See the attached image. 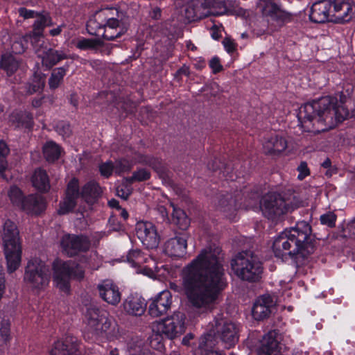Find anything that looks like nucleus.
<instances>
[{
    "label": "nucleus",
    "mask_w": 355,
    "mask_h": 355,
    "mask_svg": "<svg viewBox=\"0 0 355 355\" xmlns=\"http://www.w3.org/2000/svg\"><path fill=\"white\" fill-rule=\"evenodd\" d=\"M45 84V76L39 71L34 73L31 82L28 83L26 93L32 94L33 93L40 92L42 91Z\"/></svg>",
    "instance_id": "obj_35"
},
{
    "label": "nucleus",
    "mask_w": 355,
    "mask_h": 355,
    "mask_svg": "<svg viewBox=\"0 0 355 355\" xmlns=\"http://www.w3.org/2000/svg\"><path fill=\"white\" fill-rule=\"evenodd\" d=\"M51 270L40 259H31L25 268L24 281L32 290H44L49 284Z\"/></svg>",
    "instance_id": "obj_11"
},
{
    "label": "nucleus",
    "mask_w": 355,
    "mask_h": 355,
    "mask_svg": "<svg viewBox=\"0 0 355 355\" xmlns=\"http://www.w3.org/2000/svg\"><path fill=\"white\" fill-rule=\"evenodd\" d=\"M60 245L67 254L73 256L89 249L90 243L86 236L65 234L61 239Z\"/></svg>",
    "instance_id": "obj_19"
},
{
    "label": "nucleus",
    "mask_w": 355,
    "mask_h": 355,
    "mask_svg": "<svg viewBox=\"0 0 355 355\" xmlns=\"http://www.w3.org/2000/svg\"><path fill=\"white\" fill-rule=\"evenodd\" d=\"M17 225L10 220H6L3 228V252L8 273L18 269L21 261L22 249Z\"/></svg>",
    "instance_id": "obj_7"
},
{
    "label": "nucleus",
    "mask_w": 355,
    "mask_h": 355,
    "mask_svg": "<svg viewBox=\"0 0 355 355\" xmlns=\"http://www.w3.org/2000/svg\"><path fill=\"white\" fill-rule=\"evenodd\" d=\"M0 334L4 341H7L10 336V322L3 320L0 323Z\"/></svg>",
    "instance_id": "obj_53"
},
{
    "label": "nucleus",
    "mask_w": 355,
    "mask_h": 355,
    "mask_svg": "<svg viewBox=\"0 0 355 355\" xmlns=\"http://www.w3.org/2000/svg\"><path fill=\"white\" fill-rule=\"evenodd\" d=\"M341 98L323 96L317 101L302 105L297 112L298 121L306 132L318 133L331 129L342 122L348 115Z\"/></svg>",
    "instance_id": "obj_2"
},
{
    "label": "nucleus",
    "mask_w": 355,
    "mask_h": 355,
    "mask_svg": "<svg viewBox=\"0 0 355 355\" xmlns=\"http://www.w3.org/2000/svg\"><path fill=\"white\" fill-rule=\"evenodd\" d=\"M220 252V248L215 245L203 249L182 270L181 286L170 282V288L183 292L189 304L199 311L210 310L226 286Z\"/></svg>",
    "instance_id": "obj_1"
},
{
    "label": "nucleus",
    "mask_w": 355,
    "mask_h": 355,
    "mask_svg": "<svg viewBox=\"0 0 355 355\" xmlns=\"http://www.w3.org/2000/svg\"><path fill=\"white\" fill-rule=\"evenodd\" d=\"M187 246L186 238L177 236L168 239L165 243L164 252L170 257H182L186 253Z\"/></svg>",
    "instance_id": "obj_27"
},
{
    "label": "nucleus",
    "mask_w": 355,
    "mask_h": 355,
    "mask_svg": "<svg viewBox=\"0 0 355 355\" xmlns=\"http://www.w3.org/2000/svg\"><path fill=\"white\" fill-rule=\"evenodd\" d=\"M231 268L237 277L250 282L259 281L263 272L261 261L250 251H242L236 254L232 259Z\"/></svg>",
    "instance_id": "obj_8"
},
{
    "label": "nucleus",
    "mask_w": 355,
    "mask_h": 355,
    "mask_svg": "<svg viewBox=\"0 0 355 355\" xmlns=\"http://www.w3.org/2000/svg\"><path fill=\"white\" fill-rule=\"evenodd\" d=\"M178 268L177 266H168V278H175L177 277Z\"/></svg>",
    "instance_id": "obj_61"
},
{
    "label": "nucleus",
    "mask_w": 355,
    "mask_h": 355,
    "mask_svg": "<svg viewBox=\"0 0 355 355\" xmlns=\"http://www.w3.org/2000/svg\"><path fill=\"white\" fill-rule=\"evenodd\" d=\"M60 147L53 141H47L43 146L44 156L48 162H54L61 155Z\"/></svg>",
    "instance_id": "obj_36"
},
{
    "label": "nucleus",
    "mask_w": 355,
    "mask_h": 355,
    "mask_svg": "<svg viewBox=\"0 0 355 355\" xmlns=\"http://www.w3.org/2000/svg\"><path fill=\"white\" fill-rule=\"evenodd\" d=\"M66 71L67 69L64 67H58L52 71L49 80V85L51 89H55L58 87L62 81L64 76L66 75Z\"/></svg>",
    "instance_id": "obj_40"
},
{
    "label": "nucleus",
    "mask_w": 355,
    "mask_h": 355,
    "mask_svg": "<svg viewBox=\"0 0 355 355\" xmlns=\"http://www.w3.org/2000/svg\"><path fill=\"white\" fill-rule=\"evenodd\" d=\"M100 259L98 254L95 252H92L90 253L89 259H85L83 263H85V264L91 269L96 270L100 266Z\"/></svg>",
    "instance_id": "obj_49"
},
{
    "label": "nucleus",
    "mask_w": 355,
    "mask_h": 355,
    "mask_svg": "<svg viewBox=\"0 0 355 355\" xmlns=\"http://www.w3.org/2000/svg\"><path fill=\"white\" fill-rule=\"evenodd\" d=\"M281 336L276 331H270L263 336L258 355H282L283 345L280 343Z\"/></svg>",
    "instance_id": "obj_18"
},
{
    "label": "nucleus",
    "mask_w": 355,
    "mask_h": 355,
    "mask_svg": "<svg viewBox=\"0 0 355 355\" xmlns=\"http://www.w3.org/2000/svg\"><path fill=\"white\" fill-rule=\"evenodd\" d=\"M51 355H78V347L71 338H66L64 340H58L55 342Z\"/></svg>",
    "instance_id": "obj_29"
},
{
    "label": "nucleus",
    "mask_w": 355,
    "mask_h": 355,
    "mask_svg": "<svg viewBox=\"0 0 355 355\" xmlns=\"http://www.w3.org/2000/svg\"><path fill=\"white\" fill-rule=\"evenodd\" d=\"M184 17L187 22H196L208 17H219L224 15H236L243 20H252V13L238 8L232 10L227 8L224 0H198L195 4H188L183 7Z\"/></svg>",
    "instance_id": "obj_5"
},
{
    "label": "nucleus",
    "mask_w": 355,
    "mask_h": 355,
    "mask_svg": "<svg viewBox=\"0 0 355 355\" xmlns=\"http://www.w3.org/2000/svg\"><path fill=\"white\" fill-rule=\"evenodd\" d=\"M311 233V228L306 221L297 222L295 227L284 230L274 238L272 248L275 256L284 261L297 254L305 257L312 253Z\"/></svg>",
    "instance_id": "obj_3"
},
{
    "label": "nucleus",
    "mask_w": 355,
    "mask_h": 355,
    "mask_svg": "<svg viewBox=\"0 0 355 355\" xmlns=\"http://www.w3.org/2000/svg\"><path fill=\"white\" fill-rule=\"evenodd\" d=\"M168 266L162 264L159 266L158 263L155 261V267L146 266L144 268H142L143 275L153 279H168Z\"/></svg>",
    "instance_id": "obj_32"
},
{
    "label": "nucleus",
    "mask_w": 355,
    "mask_h": 355,
    "mask_svg": "<svg viewBox=\"0 0 355 355\" xmlns=\"http://www.w3.org/2000/svg\"><path fill=\"white\" fill-rule=\"evenodd\" d=\"M193 338V335L192 334H187L182 339V344L184 345H189L190 344V341Z\"/></svg>",
    "instance_id": "obj_63"
},
{
    "label": "nucleus",
    "mask_w": 355,
    "mask_h": 355,
    "mask_svg": "<svg viewBox=\"0 0 355 355\" xmlns=\"http://www.w3.org/2000/svg\"><path fill=\"white\" fill-rule=\"evenodd\" d=\"M287 148V141L282 136L274 135L266 137L263 142V149L266 154L278 155Z\"/></svg>",
    "instance_id": "obj_28"
},
{
    "label": "nucleus",
    "mask_w": 355,
    "mask_h": 355,
    "mask_svg": "<svg viewBox=\"0 0 355 355\" xmlns=\"http://www.w3.org/2000/svg\"><path fill=\"white\" fill-rule=\"evenodd\" d=\"M150 16L152 19L158 20L161 16V10L159 8L154 9L150 14Z\"/></svg>",
    "instance_id": "obj_62"
},
{
    "label": "nucleus",
    "mask_w": 355,
    "mask_h": 355,
    "mask_svg": "<svg viewBox=\"0 0 355 355\" xmlns=\"http://www.w3.org/2000/svg\"><path fill=\"white\" fill-rule=\"evenodd\" d=\"M254 24L257 25V27L254 28V29H253V31L254 32V34L257 36L263 35L265 33L264 28H259L258 26L260 24Z\"/></svg>",
    "instance_id": "obj_64"
},
{
    "label": "nucleus",
    "mask_w": 355,
    "mask_h": 355,
    "mask_svg": "<svg viewBox=\"0 0 355 355\" xmlns=\"http://www.w3.org/2000/svg\"><path fill=\"white\" fill-rule=\"evenodd\" d=\"M19 67V60L12 54L4 53L0 60V67L4 70L8 76L14 73Z\"/></svg>",
    "instance_id": "obj_34"
},
{
    "label": "nucleus",
    "mask_w": 355,
    "mask_h": 355,
    "mask_svg": "<svg viewBox=\"0 0 355 355\" xmlns=\"http://www.w3.org/2000/svg\"><path fill=\"white\" fill-rule=\"evenodd\" d=\"M257 9L263 17H269L275 21H293V16L288 12L282 10L275 0H258Z\"/></svg>",
    "instance_id": "obj_15"
},
{
    "label": "nucleus",
    "mask_w": 355,
    "mask_h": 355,
    "mask_svg": "<svg viewBox=\"0 0 355 355\" xmlns=\"http://www.w3.org/2000/svg\"><path fill=\"white\" fill-rule=\"evenodd\" d=\"M123 308L129 315L140 316L146 311V303L141 295L138 293H132L124 300Z\"/></svg>",
    "instance_id": "obj_22"
},
{
    "label": "nucleus",
    "mask_w": 355,
    "mask_h": 355,
    "mask_svg": "<svg viewBox=\"0 0 355 355\" xmlns=\"http://www.w3.org/2000/svg\"><path fill=\"white\" fill-rule=\"evenodd\" d=\"M9 123L15 128H29L32 125L33 118L26 111H15L10 115Z\"/></svg>",
    "instance_id": "obj_31"
},
{
    "label": "nucleus",
    "mask_w": 355,
    "mask_h": 355,
    "mask_svg": "<svg viewBox=\"0 0 355 355\" xmlns=\"http://www.w3.org/2000/svg\"><path fill=\"white\" fill-rule=\"evenodd\" d=\"M223 31L222 24H214L210 29V34L211 37L217 40L221 37V32Z\"/></svg>",
    "instance_id": "obj_55"
},
{
    "label": "nucleus",
    "mask_w": 355,
    "mask_h": 355,
    "mask_svg": "<svg viewBox=\"0 0 355 355\" xmlns=\"http://www.w3.org/2000/svg\"><path fill=\"white\" fill-rule=\"evenodd\" d=\"M127 261L132 267L137 269V273L140 274H143L142 268H144L146 266L155 267V260L153 258L137 249L130 250L128 252Z\"/></svg>",
    "instance_id": "obj_23"
},
{
    "label": "nucleus",
    "mask_w": 355,
    "mask_h": 355,
    "mask_svg": "<svg viewBox=\"0 0 355 355\" xmlns=\"http://www.w3.org/2000/svg\"><path fill=\"white\" fill-rule=\"evenodd\" d=\"M97 288L100 297L107 304L116 306L121 301V294L119 288L112 281L104 280Z\"/></svg>",
    "instance_id": "obj_20"
},
{
    "label": "nucleus",
    "mask_w": 355,
    "mask_h": 355,
    "mask_svg": "<svg viewBox=\"0 0 355 355\" xmlns=\"http://www.w3.org/2000/svg\"><path fill=\"white\" fill-rule=\"evenodd\" d=\"M239 331V327L235 322L217 318L209 332L200 338L199 347L205 352V355H222L220 352L213 349L217 338H220L225 347L230 348L237 343Z\"/></svg>",
    "instance_id": "obj_6"
},
{
    "label": "nucleus",
    "mask_w": 355,
    "mask_h": 355,
    "mask_svg": "<svg viewBox=\"0 0 355 355\" xmlns=\"http://www.w3.org/2000/svg\"><path fill=\"white\" fill-rule=\"evenodd\" d=\"M131 168V164L126 159H119L114 162V173L121 174Z\"/></svg>",
    "instance_id": "obj_47"
},
{
    "label": "nucleus",
    "mask_w": 355,
    "mask_h": 355,
    "mask_svg": "<svg viewBox=\"0 0 355 355\" xmlns=\"http://www.w3.org/2000/svg\"><path fill=\"white\" fill-rule=\"evenodd\" d=\"M9 152L10 150L6 143L3 141H0V173L4 179H8L3 173L8 168V164L6 157L8 155Z\"/></svg>",
    "instance_id": "obj_41"
},
{
    "label": "nucleus",
    "mask_w": 355,
    "mask_h": 355,
    "mask_svg": "<svg viewBox=\"0 0 355 355\" xmlns=\"http://www.w3.org/2000/svg\"><path fill=\"white\" fill-rule=\"evenodd\" d=\"M54 285L62 293L68 294L70 291V279L71 277L80 279L84 277L83 268L73 262L56 259L53 263Z\"/></svg>",
    "instance_id": "obj_12"
},
{
    "label": "nucleus",
    "mask_w": 355,
    "mask_h": 355,
    "mask_svg": "<svg viewBox=\"0 0 355 355\" xmlns=\"http://www.w3.org/2000/svg\"><path fill=\"white\" fill-rule=\"evenodd\" d=\"M34 34V31L32 34L26 35L25 37L20 38L19 40L14 42L12 44L11 49L12 53L15 54H19L24 52L26 49V46L24 42L30 41L31 42V37Z\"/></svg>",
    "instance_id": "obj_45"
},
{
    "label": "nucleus",
    "mask_w": 355,
    "mask_h": 355,
    "mask_svg": "<svg viewBox=\"0 0 355 355\" xmlns=\"http://www.w3.org/2000/svg\"><path fill=\"white\" fill-rule=\"evenodd\" d=\"M152 334L149 337V345L150 347L158 352H163L164 350V338L165 337L163 334L155 331L154 325H151Z\"/></svg>",
    "instance_id": "obj_39"
},
{
    "label": "nucleus",
    "mask_w": 355,
    "mask_h": 355,
    "mask_svg": "<svg viewBox=\"0 0 355 355\" xmlns=\"http://www.w3.org/2000/svg\"><path fill=\"white\" fill-rule=\"evenodd\" d=\"M18 12L24 19H35V22H47L50 20L48 14L45 12L40 13L28 10L26 8H20Z\"/></svg>",
    "instance_id": "obj_38"
},
{
    "label": "nucleus",
    "mask_w": 355,
    "mask_h": 355,
    "mask_svg": "<svg viewBox=\"0 0 355 355\" xmlns=\"http://www.w3.org/2000/svg\"><path fill=\"white\" fill-rule=\"evenodd\" d=\"M98 42L91 39H83L78 42L77 47L80 49H94L97 46Z\"/></svg>",
    "instance_id": "obj_51"
},
{
    "label": "nucleus",
    "mask_w": 355,
    "mask_h": 355,
    "mask_svg": "<svg viewBox=\"0 0 355 355\" xmlns=\"http://www.w3.org/2000/svg\"><path fill=\"white\" fill-rule=\"evenodd\" d=\"M185 320L184 313L175 311L171 315L152 324L154 325L155 331L163 334L165 338L172 340L184 332Z\"/></svg>",
    "instance_id": "obj_14"
},
{
    "label": "nucleus",
    "mask_w": 355,
    "mask_h": 355,
    "mask_svg": "<svg viewBox=\"0 0 355 355\" xmlns=\"http://www.w3.org/2000/svg\"><path fill=\"white\" fill-rule=\"evenodd\" d=\"M44 199L40 195L31 194L24 198L21 204L19 206L26 214L37 215L45 209Z\"/></svg>",
    "instance_id": "obj_25"
},
{
    "label": "nucleus",
    "mask_w": 355,
    "mask_h": 355,
    "mask_svg": "<svg viewBox=\"0 0 355 355\" xmlns=\"http://www.w3.org/2000/svg\"><path fill=\"white\" fill-rule=\"evenodd\" d=\"M219 207L223 211L235 210L240 208V205L237 204L236 200L233 199L230 195H227L220 199Z\"/></svg>",
    "instance_id": "obj_43"
},
{
    "label": "nucleus",
    "mask_w": 355,
    "mask_h": 355,
    "mask_svg": "<svg viewBox=\"0 0 355 355\" xmlns=\"http://www.w3.org/2000/svg\"><path fill=\"white\" fill-rule=\"evenodd\" d=\"M336 216L332 212H328L320 216V222L322 225L328 227H334L335 225Z\"/></svg>",
    "instance_id": "obj_50"
},
{
    "label": "nucleus",
    "mask_w": 355,
    "mask_h": 355,
    "mask_svg": "<svg viewBox=\"0 0 355 355\" xmlns=\"http://www.w3.org/2000/svg\"><path fill=\"white\" fill-rule=\"evenodd\" d=\"M209 66L214 73L220 71L222 66L220 64L219 60L217 58H213L209 62Z\"/></svg>",
    "instance_id": "obj_59"
},
{
    "label": "nucleus",
    "mask_w": 355,
    "mask_h": 355,
    "mask_svg": "<svg viewBox=\"0 0 355 355\" xmlns=\"http://www.w3.org/2000/svg\"><path fill=\"white\" fill-rule=\"evenodd\" d=\"M331 3L327 1H319L315 3L309 14V19L311 22H336L334 19L329 18V10Z\"/></svg>",
    "instance_id": "obj_26"
},
{
    "label": "nucleus",
    "mask_w": 355,
    "mask_h": 355,
    "mask_svg": "<svg viewBox=\"0 0 355 355\" xmlns=\"http://www.w3.org/2000/svg\"><path fill=\"white\" fill-rule=\"evenodd\" d=\"M101 174L104 177H109L114 172V164L111 162H107L100 166Z\"/></svg>",
    "instance_id": "obj_52"
},
{
    "label": "nucleus",
    "mask_w": 355,
    "mask_h": 355,
    "mask_svg": "<svg viewBox=\"0 0 355 355\" xmlns=\"http://www.w3.org/2000/svg\"><path fill=\"white\" fill-rule=\"evenodd\" d=\"M336 22H349L353 19L355 4L351 0H334L333 2Z\"/></svg>",
    "instance_id": "obj_21"
},
{
    "label": "nucleus",
    "mask_w": 355,
    "mask_h": 355,
    "mask_svg": "<svg viewBox=\"0 0 355 355\" xmlns=\"http://www.w3.org/2000/svg\"><path fill=\"white\" fill-rule=\"evenodd\" d=\"M322 166L327 169L325 172L326 175L330 177L335 173V169L331 167V162L329 158L326 159L322 163Z\"/></svg>",
    "instance_id": "obj_58"
},
{
    "label": "nucleus",
    "mask_w": 355,
    "mask_h": 355,
    "mask_svg": "<svg viewBox=\"0 0 355 355\" xmlns=\"http://www.w3.org/2000/svg\"><path fill=\"white\" fill-rule=\"evenodd\" d=\"M300 204L295 196L285 198L279 194L270 193L263 197L259 208L266 218L276 220L299 207Z\"/></svg>",
    "instance_id": "obj_10"
},
{
    "label": "nucleus",
    "mask_w": 355,
    "mask_h": 355,
    "mask_svg": "<svg viewBox=\"0 0 355 355\" xmlns=\"http://www.w3.org/2000/svg\"><path fill=\"white\" fill-rule=\"evenodd\" d=\"M57 132L62 135L64 137H67L70 135L71 130L70 125L67 123H60L57 126Z\"/></svg>",
    "instance_id": "obj_54"
},
{
    "label": "nucleus",
    "mask_w": 355,
    "mask_h": 355,
    "mask_svg": "<svg viewBox=\"0 0 355 355\" xmlns=\"http://www.w3.org/2000/svg\"><path fill=\"white\" fill-rule=\"evenodd\" d=\"M135 231L138 239L147 248H154L158 245L159 236L153 223L139 221L136 224Z\"/></svg>",
    "instance_id": "obj_16"
},
{
    "label": "nucleus",
    "mask_w": 355,
    "mask_h": 355,
    "mask_svg": "<svg viewBox=\"0 0 355 355\" xmlns=\"http://www.w3.org/2000/svg\"><path fill=\"white\" fill-rule=\"evenodd\" d=\"M101 188L96 182H89L83 187L82 192L80 193L78 180L73 178L68 183L66 196L60 203L58 213L65 214L71 211L76 205V200L80 197L88 204H92L101 195Z\"/></svg>",
    "instance_id": "obj_9"
},
{
    "label": "nucleus",
    "mask_w": 355,
    "mask_h": 355,
    "mask_svg": "<svg viewBox=\"0 0 355 355\" xmlns=\"http://www.w3.org/2000/svg\"><path fill=\"white\" fill-rule=\"evenodd\" d=\"M84 338L89 341L99 338L113 340L119 334V328L114 320L105 311L89 307L84 316Z\"/></svg>",
    "instance_id": "obj_4"
},
{
    "label": "nucleus",
    "mask_w": 355,
    "mask_h": 355,
    "mask_svg": "<svg viewBox=\"0 0 355 355\" xmlns=\"http://www.w3.org/2000/svg\"><path fill=\"white\" fill-rule=\"evenodd\" d=\"M172 304V295L168 290H164L150 300L148 313L153 318L166 313Z\"/></svg>",
    "instance_id": "obj_17"
},
{
    "label": "nucleus",
    "mask_w": 355,
    "mask_h": 355,
    "mask_svg": "<svg viewBox=\"0 0 355 355\" xmlns=\"http://www.w3.org/2000/svg\"><path fill=\"white\" fill-rule=\"evenodd\" d=\"M223 44L229 53H233L236 50V43L230 37H225L223 41Z\"/></svg>",
    "instance_id": "obj_56"
},
{
    "label": "nucleus",
    "mask_w": 355,
    "mask_h": 355,
    "mask_svg": "<svg viewBox=\"0 0 355 355\" xmlns=\"http://www.w3.org/2000/svg\"><path fill=\"white\" fill-rule=\"evenodd\" d=\"M259 201V196L257 194H254L252 198H250V202L246 205V209H257V204Z\"/></svg>",
    "instance_id": "obj_60"
},
{
    "label": "nucleus",
    "mask_w": 355,
    "mask_h": 355,
    "mask_svg": "<svg viewBox=\"0 0 355 355\" xmlns=\"http://www.w3.org/2000/svg\"><path fill=\"white\" fill-rule=\"evenodd\" d=\"M130 184L125 180V184L119 185L116 187V194L123 199H127L132 192Z\"/></svg>",
    "instance_id": "obj_48"
},
{
    "label": "nucleus",
    "mask_w": 355,
    "mask_h": 355,
    "mask_svg": "<svg viewBox=\"0 0 355 355\" xmlns=\"http://www.w3.org/2000/svg\"><path fill=\"white\" fill-rule=\"evenodd\" d=\"M171 206L173 207L172 222L180 229L186 230L190 224L189 218L182 209L175 207L173 204Z\"/></svg>",
    "instance_id": "obj_37"
},
{
    "label": "nucleus",
    "mask_w": 355,
    "mask_h": 355,
    "mask_svg": "<svg viewBox=\"0 0 355 355\" xmlns=\"http://www.w3.org/2000/svg\"><path fill=\"white\" fill-rule=\"evenodd\" d=\"M128 351L130 355H141L146 354L144 349V341L141 338L133 339L128 344Z\"/></svg>",
    "instance_id": "obj_42"
},
{
    "label": "nucleus",
    "mask_w": 355,
    "mask_h": 355,
    "mask_svg": "<svg viewBox=\"0 0 355 355\" xmlns=\"http://www.w3.org/2000/svg\"><path fill=\"white\" fill-rule=\"evenodd\" d=\"M117 24H87V31L89 34L98 38L112 40L117 35L108 34V32L116 28Z\"/></svg>",
    "instance_id": "obj_30"
},
{
    "label": "nucleus",
    "mask_w": 355,
    "mask_h": 355,
    "mask_svg": "<svg viewBox=\"0 0 355 355\" xmlns=\"http://www.w3.org/2000/svg\"><path fill=\"white\" fill-rule=\"evenodd\" d=\"M8 196L13 205L19 207L24 199L21 191L17 187L12 186L10 188Z\"/></svg>",
    "instance_id": "obj_44"
},
{
    "label": "nucleus",
    "mask_w": 355,
    "mask_h": 355,
    "mask_svg": "<svg viewBox=\"0 0 355 355\" xmlns=\"http://www.w3.org/2000/svg\"><path fill=\"white\" fill-rule=\"evenodd\" d=\"M31 180L33 187L40 191H47L50 188L48 175L43 169H36L32 176Z\"/></svg>",
    "instance_id": "obj_33"
},
{
    "label": "nucleus",
    "mask_w": 355,
    "mask_h": 355,
    "mask_svg": "<svg viewBox=\"0 0 355 355\" xmlns=\"http://www.w3.org/2000/svg\"><path fill=\"white\" fill-rule=\"evenodd\" d=\"M275 305V302L269 295H263L259 297L254 302L252 314L257 320H261L267 318L271 312V308Z\"/></svg>",
    "instance_id": "obj_24"
},
{
    "label": "nucleus",
    "mask_w": 355,
    "mask_h": 355,
    "mask_svg": "<svg viewBox=\"0 0 355 355\" xmlns=\"http://www.w3.org/2000/svg\"><path fill=\"white\" fill-rule=\"evenodd\" d=\"M297 170L299 171L297 178L300 180H303L309 175V169L306 163H301L298 166Z\"/></svg>",
    "instance_id": "obj_57"
},
{
    "label": "nucleus",
    "mask_w": 355,
    "mask_h": 355,
    "mask_svg": "<svg viewBox=\"0 0 355 355\" xmlns=\"http://www.w3.org/2000/svg\"><path fill=\"white\" fill-rule=\"evenodd\" d=\"M150 176L149 171L142 168L135 172L131 178H126V181L129 183H132L133 181H144L149 179Z\"/></svg>",
    "instance_id": "obj_46"
},
{
    "label": "nucleus",
    "mask_w": 355,
    "mask_h": 355,
    "mask_svg": "<svg viewBox=\"0 0 355 355\" xmlns=\"http://www.w3.org/2000/svg\"><path fill=\"white\" fill-rule=\"evenodd\" d=\"M44 28V24H37V27L34 29L33 35L31 37V40L35 53L42 60V65L46 69H49L62 60L63 57L58 51L44 45V37L42 35Z\"/></svg>",
    "instance_id": "obj_13"
}]
</instances>
